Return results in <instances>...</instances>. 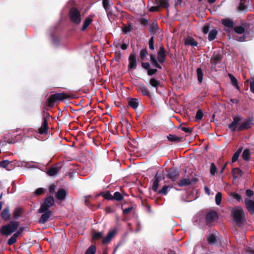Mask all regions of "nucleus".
<instances>
[{"instance_id": "f3484780", "label": "nucleus", "mask_w": 254, "mask_h": 254, "mask_svg": "<svg viewBox=\"0 0 254 254\" xmlns=\"http://www.w3.org/2000/svg\"><path fill=\"white\" fill-rule=\"evenodd\" d=\"M67 191L64 189H60L57 192L56 197L59 200H64L67 195Z\"/></svg>"}, {"instance_id": "bb28decb", "label": "nucleus", "mask_w": 254, "mask_h": 254, "mask_svg": "<svg viewBox=\"0 0 254 254\" xmlns=\"http://www.w3.org/2000/svg\"><path fill=\"white\" fill-rule=\"evenodd\" d=\"M128 105L132 108L136 109L139 105V100L137 98H130L128 100Z\"/></svg>"}, {"instance_id": "052dcab7", "label": "nucleus", "mask_w": 254, "mask_h": 254, "mask_svg": "<svg viewBox=\"0 0 254 254\" xmlns=\"http://www.w3.org/2000/svg\"><path fill=\"white\" fill-rule=\"evenodd\" d=\"M141 66L144 69L147 70V71L150 68V64L148 62H142Z\"/></svg>"}, {"instance_id": "4468645a", "label": "nucleus", "mask_w": 254, "mask_h": 254, "mask_svg": "<svg viewBox=\"0 0 254 254\" xmlns=\"http://www.w3.org/2000/svg\"><path fill=\"white\" fill-rule=\"evenodd\" d=\"M42 213L43 214L38 220V223L41 224H45L48 221L50 217L52 215V212L51 210H47L43 212Z\"/></svg>"}, {"instance_id": "ddd939ff", "label": "nucleus", "mask_w": 254, "mask_h": 254, "mask_svg": "<svg viewBox=\"0 0 254 254\" xmlns=\"http://www.w3.org/2000/svg\"><path fill=\"white\" fill-rule=\"evenodd\" d=\"M223 59V56L220 51L217 53L215 52L211 58L210 62L212 65L215 66L217 64L221 62Z\"/></svg>"}, {"instance_id": "b1692460", "label": "nucleus", "mask_w": 254, "mask_h": 254, "mask_svg": "<svg viewBox=\"0 0 254 254\" xmlns=\"http://www.w3.org/2000/svg\"><path fill=\"white\" fill-rule=\"evenodd\" d=\"M221 23L226 27L231 29L233 28L234 25V21L229 18L222 19Z\"/></svg>"}, {"instance_id": "4d7b16f0", "label": "nucleus", "mask_w": 254, "mask_h": 254, "mask_svg": "<svg viewBox=\"0 0 254 254\" xmlns=\"http://www.w3.org/2000/svg\"><path fill=\"white\" fill-rule=\"evenodd\" d=\"M122 209L123 210V213L124 215H127L129 214L133 209L132 206H129L127 208L124 209L123 207H122Z\"/></svg>"}, {"instance_id": "72a5a7b5", "label": "nucleus", "mask_w": 254, "mask_h": 254, "mask_svg": "<svg viewBox=\"0 0 254 254\" xmlns=\"http://www.w3.org/2000/svg\"><path fill=\"white\" fill-rule=\"evenodd\" d=\"M218 34V31L216 29L211 30L208 34V40L209 41L214 40Z\"/></svg>"}, {"instance_id": "09e8293b", "label": "nucleus", "mask_w": 254, "mask_h": 254, "mask_svg": "<svg viewBox=\"0 0 254 254\" xmlns=\"http://www.w3.org/2000/svg\"><path fill=\"white\" fill-rule=\"evenodd\" d=\"M103 237V234L101 232H95L92 235L93 240H99Z\"/></svg>"}, {"instance_id": "680f3d73", "label": "nucleus", "mask_w": 254, "mask_h": 254, "mask_svg": "<svg viewBox=\"0 0 254 254\" xmlns=\"http://www.w3.org/2000/svg\"><path fill=\"white\" fill-rule=\"evenodd\" d=\"M181 129L185 132L190 133L192 131V128L190 127H181Z\"/></svg>"}, {"instance_id": "5701e85b", "label": "nucleus", "mask_w": 254, "mask_h": 254, "mask_svg": "<svg viewBox=\"0 0 254 254\" xmlns=\"http://www.w3.org/2000/svg\"><path fill=\"white\" fill-rule=\"evenodd\" d=\"M155 4L164 8H167L169 6V3L168 0H154Z\"/></svg>"}, {"instance_id": "7c9ffc66", "label": "nucleus", "mask_w": 254, "mask_h": 254, "mask_svg": "<svg viewBox=\"0 0 254 254\" xmlns=\"http://www.w3.org/2000/svg\"><path fill=\"white\" fill-rule=\"evenodd\" d=\"M98 195L103 197L105 199L108 200H113V195L110 193L109 191L106 190L105 191L101 192Z\"/></svg>"}, {"instance_id": "5fc2aeb1", "label": "nucleus", "mask_w": 254, "mask_h": 254, "mask_svg": "<svg viewBox=\"0 0 254 254\" xmlns=\"http://www.w3.org/2000/svg\"><path fill=\"white\" fill-rule=\"evenodd\" d=\"M158 70L156 68H151V67L147 71V75L149 76H152L157 73Z\"/></svg>"}, {"instance_id": "864d4df0", "label": "nucleus", "mask_w": 254, "mask_h": 254, "mask_svg": "<svg viewBox=\"0 0 254 254\" xmlns=\"http://www.w3.org/2000/svg\"><path fill=\"white\" fill-rule=\"evenodd\" d=\"M44 193V189L42 188H40L36 190L35 191V194L37 196H39L42 195Z\"/></svg>"}, {"instance_id": "f8f14e48", "label": "nucleus", "mask_w": 254, "mask_h": 254, "mask_svg": "<svg viewBox=\"0 0 254 254\" xmlns=\"http://www.w3.org/2000/svg\"><path fill=\"white\" fill-rule=\"evenodd\" d=\"M137 90L138 92H141L143 96H147L149 98H152L150 90L143 83L139 84L137 86Z\"/></svg>"}, {"instance_id": "7ed1b4c3", "label": "nucleus", "mask_w": 254, "mask_h": 254, "mask_svg": "<svg viewBox=\"0 0 254 254\" xmlns=\"http://www.w3.org/2000/svg\"><path fill=\"white\" fill-rule=\"evenodd\" d=\"M231 212L236 225L238 227H242L246 221V214L243 208L239 206H235L232 208Z\"/></svg>"}, {"instance_id": "e433bc0d", "label": "nucleus", "mask_w": 254, "mask_h": 254, "mask_svg": "<svg viewBox=\"0 0 254 254\" xmlns=\"http://www.w3.org/2000/svg\"><path fill=\"white\" fill-rule=\"evenodd\" d=\"M207 242L209 245L215 244L217 242V239L216 236L212 234L207 237Z\"/></svg>"}, {"instance_id": "58836bf2", "label": "nucleus", "mask_w": 254, "mask_h": 254, "mask_svg": "<svg viewBox=\"0 0 254 254\" xmlns=\"http://www.w3.org/2000/svg\"><path fill=\"white\" fill-rule=\"evenodd\" d=\"M123 198V195L119 191H116L113 195V200L121 201L122 200Z\"/></svg>"}, {"instance_id": "6e6d98bb", "label": "nucleus", "mask_w": 254, "mask_h": 254, "mask_svg": "<svg viewBox=\"0 0 254 254\" xmlns=\"http://www.w3.org/2000/svg\"><path fill=\"white\" fill-rule=\"evenodd\" d=\"M149 47L151 50H154V37L152 36L149 40Z\"/></svg>"}, {"instance_id": "412c9836", "label": "nucleus", "mask_w": 254, "mask_h": 254, "mask_svg": "<svg viewBox=\"0 0 254 254\" xmlns=\"http://www.w3.org/2000/svg\"><path fill=\"white\" fill-rule=\"evenodd\" d=\"M167 139L171 142H174L175 143H179L183 141V137H179L175 134H169L167 136Z\"/></svg>"}, {"instance_id": "ea45409f", "label": "nucleus", "mask_w": 254, "mask_h": 254, "mask_svg": "<svg viewBox=\"0 0 254 254\" xmlns=\"http://www.w3.org/2000/svg\"><path fill=\"white\" fill-rule=\"evenodd\" d=\"M148 55L147 50L144 48L141 50L139 53V58L141 61H144L145 57Z\"/></svg>"}, {"instance_id": "774afa93", "label": "nucleus", "mask_w": 254, "mask_h": 254, "mask_svg": "<svg viewBox=\"0 0 254 254\" xmlns=\"http://www.w3.org/2000/svg\"><path fill=\"white\" fill-rule=\"evenodd\" d=\"M250 88L251 91L254 93V79L250 82Z\"/></svg>"}, {"instance_id": "13d9d810", "label": "nucleus", "mask_w": 254, "mask_h": 254, "mask_svg": "<svg viewBox=\"0 0 254 254\" xmlns=\"http://www.w3.org/2000/svg\"><path fill=\"white\" fill-rule=\"evenodd\" d=\"M232 196L235 199H236L238 201H241L242 200L241 195L238 193L234 192L233 194H232Z\"/></svg>"}, {"instance_id": "c756f323", "label": "nucleus", "mask_w": 254, "mask_h": 254, "mask_svg": "<svg viewBox=\"0 0 254 254\" xmlns=\"http://www.w3.org/2000/svg\"><path fill=\"white\" fill-rule=\"evenodd\" d=\"M232 173L234 178H237L243 175V171L239 168H234L232 170Z\"/></svg>"}, {"instance_id": "79ce46f5", "label": "nucleus", "mask_w": 254, "mask_h": 254, "mask_svg": "<svg viewBox=\"0 0 254 254\" xmlns=\"http://www.w3.org/2000/svg\"><path fill=\"white\" fill-rule=\"evenodd\" d=\"M96 251V246L94 245L90 246L85 253V254H95Z\"/></svg>"}, {"instance_id": "8fccbe9b", "label": "nucleus", "mask_w": 254, "mask_h": 254, "mask_svg": "<svg viewBox=\"0 0 254 254\" xmlns=\"http://www.w3.org/2000/svg\"><path fill=\"white\" fill-rule=\"evenodd\" d=\"M203 116V113L202 111L201 110H198L195 115V119L200 121L202 120Z\"/></svg>"}, {"instance_id": "473e14b6", "label": "nucleus", "mask_w": 254, "mask_h": 254, "mask_svg": "<svg viewBox=\"0 0 254 254\" xmlns=\"http://www.w3.org/2000/svg\"><path fill=\"white\" fill-rule=\"evenodd\" d=\"M149 84L152 87H155L157 89L159 86H160V81L157 80L155 78H151L149 80Z\"/></svg>"}, {"instance_id": "3c124183", "label": "nucleus", "mask_w": 254, "mask_h": 254, "mask_svg": "<svg viewBox=\"0 0 254 254\" xmlns=\"http://www.w3.org/2000/svg\"><path fill=\"white\" fill-rule=\"evenodd\" d=\"M10 162L8 160L0 161V167L3 168H6L10 164Z\"/></svg>"}, {"instance_id": "c03bdc74", "label": "nucleus", "mask_w": 254, "mask_h": 254, "mask_svg": "<svg viewBox=\"0 0 254 254\" xmlns=\"http://www.w3.org/2000/svg\"><path fill=\"white\" fill-rule=\"evenodd\" d=\"M233 28L235 32L237 34H241L244 33L245 31L244 27L241 26H235L233 27Z\"/></svg>"}, {"instance_id": "603ef678", "label": "nucleus", "mask_w": 254, "mask_h": 254, "mask_svg": "<svg viewBox=\"0 0 254 254\" xmlns=\"http://www.w3.org/2000/svg\"><path fill=\"white\" fill-rule=\"evenodd\" d=\"M159 183V182L158 181L154 179L153 185H152V189L154 191H155V192L157 191Z\"/></svg>"}, {"instance_id": "a211bd4d", "label": "nucleus", "mask_w": 254, "mask_h": 254, "mask_svg": "<svg viewBox=\"0 0 254 254\" xmlns=\"http://www.w3.org/2000/svg\"><path fill=\"white\" fill-rule=\"evenodd\" d=\"M24 209L20 207H15L12 213V217L14 219L17 220L23 214Z\"/></svg>"}, {"instance_id": "49530a36", "label": "nucleus", "mask_w": 254, "mask_h": 254, "mask_svg": "<svg viewBox=\"0 0 254 254\" xmlns=\"http://www.w3.org/2000/svg\"><path fill=\"white\" fill-rule=\"evenodd\" d=\"M217 172V169L214 163L211 164L210 173L212 175H215Z\"/></svg>"}, {"instance_id": "aec40b11", "label": "nucleus", "mask_w": 254, "mask_h": 254, "mask_svg": "<svg viewBox=\"0 0 254 254\" xmlns=\"http://www.w3.org/2000/svg\"><path fill=\"white\" fill-rule=\"evenodd\" d=\"M184 44L185 45L196 47L198 45V42L192 37L188 36L185 39Z\"/></svg>"}, {"instance_id": "f03ea898", "label": "nucleus", "mask_w": 254, "mask_h": 254, "mask_svg": "<svg viewBox=\"0 0 254 254\" xmlns=\"http://www.w3.org/2000/svg\"><path fill=\"white\" fill-rule=\"evenodd\" d=\"M167 54L166 51L163 46H161L157 53V59L154 54L150 55V62L152 65L159 69H162V66L159 64H163L166 61Z\"/></svg>"}, {"instance_id": "4be33fe9", "label": "nucleus", "mask_w": 254, "mask_h": 254, "mask_svg": "<svg viewBox=\"0 0 254 254\" xmlns=\"http://www.w3.org/2000/svg\"><path fill=\"white\" fill-rule=\"evenodd\" d=\"M116 231L115 230L110 231L107 236L104 238L102 240V243L103 244H107L110 242L112 238L115 236Z\"/></svg>"}, {"instance_id": "69168bd1", "label": "nucleus", "mask_w": 254, "mask_h": 254, "mask_svg": "<svg viewBox=\"0 0 254 254\" xmlns=\"http://www.w3.org/2000/svg\"><path fill=\"white\" fill-rule=\"evenodd\" d=\"M209 29H210V26L209 25H205L203 28H202V32L204 34H207L209 30Z\"/></svg>"}, {"instance_id": "2eb2a0df", "label": "nucleus", "mask_w": 254, "mask_h": 254, "mask_svg": "<svg viewBox=\"0 0 254 254\" xmlns=\"http://www.w3.org/2000/svg\"><path fill=\"white\" fill-rule=\"evenodd\" d=\"M245 203L247 210L251 215H253L254 214V200L246 198Z\"/></svg>"}, {"instance_id": "1a4fd4ad", "label": "nucleus", "mask_w": 254, "mask_h": 254, "mask_svg": "<svg viewBox=\"0 0 254 254\" xmlns=\"http://www.w3.org/2000/svg\"><path fill=\"white\" fill-rule=\"evenodd\" d=\"M179 177V171L175 168H171L168 171L167 177L172 181H176Z\"/></svg>"}, {"instance_id": "de8ad7c7", "label": "nucleus", "mask_w": 254, "mask_h": 254, "mask_svg": "<svg viewBox=\"0 0 254 254\" xmlns=\"http://www.w3.org/2000/svg\"><path fill=\"white\" fill-rule=\"evenodd\" d=\"M222 193L218 192L215 195V202L217 205H220L221 202Z\"/></svg>"}, {"instance_id": "a878e982", "label": "nucleus", "mask_w": 254, "mask_h": 254, "mask_svg": "<svg viewBox=\"0 0 254 254\" xmlns=\"http://www.w3.org/2000/svg\"><path fill=\"white\" fill-rule=\"evenodd\" d=\"M158 28V27L157 22L156 21H153L150 23L148 30L151 34L154 35L156 33Z\"/></svg>"}, {"instance_id": "bf43d9fd", "label": "nucleus", "mask_w": 254, "mask_h": 254, "mask_svg": "<svg viewBox=\"0 0 254 254\" xmlns=\"http://www.w3.org/2000/svg\"><path fill=\"white\" fill-rule=\"evenodd\" d=\"M25 227H21L19 228L18 230L16 232V233H15L14 234V235H16V236L17 237H18V236H19L20 235H21L22 232L25 231Z\"/></svg>"}, {"instance_id": "423d86ee", "label": "nucleus", "mask_w": 254, "mask_h": 254, "mask_svg": "<svg viewBox=\"0 0 254 254\" xmlns=\"http://www.w3.org/2000/svg\"><path fill=\"white\" fill-rule=\"evenodd\" d=\"M68 16L72 23L78 25L81 23L82 17L80 11L75 7H71L68 12Z\"/></svg>"}, {"instance_id": "a18cd8bd", "label": "nucleus", "mask_w": 254, "mask_h": 254, "mask_svg": "<svg viewBox=\"0 0 254 254\" xmlns=\"http://www.w3.org/2000/svg\"><path fill=\"white\" fill-rule=\"evenodd\" d=\"M17 237L14 234L7 241V244L9 246L15 244L17 241Z\"/></svg>"}, {"instance_id": "c9c22d12", "label": "nucleus", "mask_w": 254, "mask_h": 254, "mask_svg": "<svg viewBox=\"0 0 254 254\" xmlns=\"http://www.w3.org/2000/svg\"><path fill=\"white\" fill-rule=\"evenodd\" d=\"M242 158L246 161H249L251 159V153L249 149L244 150L242 154Z\"/></svg>"}, {"instance_id": "f257e3e1", "label": "nucleus", "mask_w": 254, "mask_h": 254, "mask_svg": "<svg viewBox=\"0 0 254 254\" xmlns=\"http://www.w3.org/2000/svg\"><path fill=\"white\" fill-rule=\"evenodd\" d=\"M242 120V117L240 116H235L233 118V122L228 125L230 130L235 132L248 130L254 125V119L253 117H248L244 121L240 123Z\"/></svg>"}, {"instance_id": "20e7f679", "label": "nucleus", "mask_w": 254, "mask_h": 254, "mask_svg": "<svg viewBox=\"0 0 254 254\" xmlns=\"http://www.w3.org/2000/svg\"><path fill=\"white\" fill-rule=\"evenodd\" d=\"M19 222L16 220H11L6 225H3L0 228V233L6 236L10 235L17 230Z\"/></svg>"}, {"instance_id": "dca6fc26", "label": "nucleus", "mask_w": 254, "mask_h": 254, "mask_svg": "<svg viewBox=\"0 0 254 254\" xmlns=\"http://www.w3.org/2000/svg\"><path fill=\"white\" fill-rule=\"evenodd\" d=\"M49 129L48 120L44 118L41 127L38 129V132L41 134H46Z\"/></svg>"}, {"instance_id": "cd10ccee", "label": "nucleus", "mask_w": 254, "mask_h": 254, "mask_svg": "<svg viewBox=\"0 0 254 254\" xmlns=\"http://www.w3.org/2000/svg\"><path fill=\"white\" fill-rule=\"evenodd\" d=\"M190 184L191 181L188 178L182 179L180 181H179L177 183V185L179 187H186L189 186Z\"/></svg>"}, {"instance_id": "39448f33", "label": "nucleus", "mask_w": 254, "mask_h": 254, "mask_svg": "<svg viewBox=\"0 0 254 254\" xmlns=\"http://www.w3.org/2000/svg\"><path fill=\"white\" fill-rule=\"evenodd\" d=\"M70 96L67 94L62 93H57L51 95L47 100V106L52 108L57 101H63L64 99H69Z\"/></svg>"}, {"instance_id": "6e6552de", "label": "nucleus", "mask_w": 254, "mask_h": 254, "mask_svg": "<svg viewBox=\"0 0 254 254\" xmlns=\"http://www.w3.org/2000/svg\"><path fill=\"white\" fill-rule=\"evenodd\" d=\"M218 218L219 215L216 211H210L205 216L206 224L207 225L211 226L213 222L218 220Z\"/></svg>"}, {"instance_id": "0eeeda50", "label": "nucleus", "mask_w": 254, "mask_h": 254, "mask_svg": "<svg viewBox=\"0 0 254 254\" xmlns=\"http://www.w3.org/2000/svg\"><path fill=\"white\" fill-rule=\"evenodd\" d=\"M55 199L52 196L47 197L44 200L43 203L39 208L38 213H43L47 210H50L49 208L55 205Z\"/></svg>"}, {"instance_id": "f704fd0d", "label": "nucleus", "mask_w": 254, "mask_h": 254, "mask_svg": "<svg viewBox=\"0 0 254 254\" xmlns=\"http://www.w3.org/2000/svg\"><path fill=\"white\" fill-rule=\"evenodd\" d=\"M133 29L132 25L131 23H129L127 25L124 24L122 27V31L125 34H127L130 32Z\"/></svg>"}, {"instance_id": "9b49d317", "label": "nucleus", "mask_w": 254, "mask_h": 254, "mask_svg": "<svg viewBox=\"0 0 254 254\" xmlns=\"http://www.w3.org/2000/svg\"><path fill=\"white\" fill-rule=\"evenodd\" d=\"M0 217L5 222L9 221L11 219V215L9 206H6L2 210L0 213Z\"/></svg>"}, {"instance_id": "9d476101", "label": "nucleus", "mask_w": 254, "mask_h": 254, "mask_svg": "<svg viewBox=\"0 0 254 254\" xmlns=\"http://www.w3.org/2000/svg\"><path fill=\"white\" fill-rule=\"evenodd\" d=\"M128 62H129L128 65V69H134L136 68V65H137V61H136V54L133 51L130 53V54L129 56Z\"/></svg>"}, {"instance_id": "c85d7f7f", "label": "nucleus", "mask_w": 254, "mask_h": 254, "mask_svg": "<svg viewBox=\"0 0 254 254\" xmlns=\"http://www.w3.org/2000/svg\"><path fill=\"white\" fill-rule=\"evenodd\" d=\"M228 76H229V77L230 79L231 82V84H232V85L235 88H236L239 91L240 90V87H239V86L238 85V80L236 79V78H235L234 77V76L232 74H231V73H229L228 74Z\"/></svg>"}, {"instance_id": "0e129e2a", "label": "nucleus", "mask_w": 254, "mask_h": 254, "mask_svg": "<svg viewBox=\"0 0 254 254\" xmlns=\"http://www.w3.org/2000/svg\"><path fill=\"white\" fill-rule=\"evenodd\" d=\"M254 191L250 190V189H247L246 191V194L247 196L251 197L254 195Z\"/></svg>"}, {"instance_id": "393cba45", "label": "nucleus", "mask_w": 254, "mask_h": 254, "mask_svg": "<svg viewBox=\"0 0 254 254\" xmlns=\"http://www.w3.org/2000/svg\"><path fill=\"white\" fill-rule=\"evenodd\" d=\"M61 169V166H54L47 171V174L50 176H55Z\"/></svg>"}, {"instance_id": "2f4dec72", "label": "nucleus", "mask_w": 254, "mask_h": 254, "mask_svg": "<svg viewBox=\"0 0 254 254\" xmlns=\"http://www.w3.org/2000/svg\"><path fill=\"white\" fill-rule=\"evenodd\" d=\"M102 4L104 8L106 10L107 15L109 16L110 14L109 9L111 7L110 0H102Z\"/></svg>"}, {"instance_id": "a19ab883", "label": "nucleus", "mask_w": 254, "mask_h": 254, "mask_svg": "<svg viewBox=\"0 0 254 254\" xmlns=\"http://www.w3.org/2000/svg\"><path fill=\"white\" fill-rule=\"evenodd\" d=\"M197 79L199 83H201L203 80V72L201 68H197L196 69Z\"/></svg>"}, {"instance_id": "338daca9", "label": "nucleus", "mask_w": 254, "mask_h": 254, "mask_svg": "<svg viewBox=\"0 0 254 254\" xmlns=\"http://www.w3.org/2000/svg\"><path fill=\"white\" fill-rule=\"evenodd\" d=\"M56 188V186L54 184L51 185L49 187V192L51 193L55 192Z\"/></svg>"}, {"instance_id": "e2e57ef3", "label": "nucleus", "mask_w": 254, "mask_h": 254, "mask_svg": "<svg viewBox=\"0 0 254 254\" xmlns=\"http://www.w3.org/2000/svg\"><path fill=\"white\" fill-rule=\"evenodd\" d=\"M154 180L160 182L162 180V176L160 174H159L158 172L156 174L154 177Z\"/></svg>"}, {"instance_id": "37998d69", "label": "nucleus", "mask_w": 254, "mask_h": 254, "mask_svg": "<svg viewBox=\"0 0 254 254\" xmlns=\"http://www.w3.org/2000/svg\"><path fill=\"white\" fill-rule=\"evenodd\" d=\"M169 188V186L164 185L161 190L158 191V193L165 195L167 194Z\"/></svg>"}, {"instance_id": "6ab92c4d", "label": "nucleus", "mask_w": 254, "mask_h": 254, "mask_svg": "<svg viewBox=\"0 0 254 254\" xmlns=\"http://www.w3.org/2000/svg\"><path fill=\"white\" fill-rule=\"evenodd\" d=\"M94 15H90L86 17L83 21V25L81 28L82 31H84L93 21Z\"/></svg>"}, {"instance_id": "4c0bfd02", "label": "nucleus", "mask_w": 254, "mask_h": 254, "mask_svg": "<svg viewBox=\"0 0 254 254\" xmlns=\"http://www.w3.org/2000/svg\"><path fill=\"white\" fill-rule=\"evenodd\" d=\"M242 150H243V148L242 147L240 148L234 154V155H233L232 158V162L233 163L236 162L238 159L240 153L242 152Z\"/></svg>"}]
</instances>
